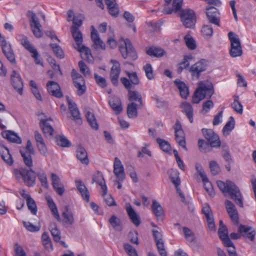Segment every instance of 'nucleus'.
Instances as JSON below:
<instances>
[{
    "label": "nucleus",
    "instance_id": "ddd939ff",
    "mask_svg": "<svg viewBox=\"0 0 256 256\" xmlns=\"http://www.w3.org/2000/svg\"><path fill=\"white\" fill-rule=\"evenodd\" d=\"M110 62L113 64L110 72V80L114 86H118V78L121 71L120 64L118 61L114 60H112Z\"/></svg>",
    "mask_w": 256,
    "mask_h": 256
},
{
    "label": "nucleus",
    "instance_id": "7ed1b4c3",
    "mask_svg": "<svg viewBox=\"0 0 256 256\" xmlns=\"http://www.w3.org/2000/svg\"><path fill=\"white\" fill-rule=\"evenodd\" d=\"M70 32L76 44V46L74 47L75 48L82 54V58L86 60L88 62H92L93 58L90 49L84 45H82L83 42L82 32L78 29V28H76L75 26H72Z\"/></svg>",
    "mask_w": 256,
    "mask_h": 256
},
{
    "label": "nucleus",
    "instance_id": "a211bd4d",
    "mask_svg": "<svg viewBox=\"0 0 256 256\" xmlns=\"http://www.w3.org/2000/svg\"><path fill=\"white\" fill-rule=\"evenodd\" d=\"M46 87L48 92L52 96L57 98H61L63 96L60 87L56 82L48 81L46 84Z\"/></svg>",
    "mask_w": 256,
    "mask_h": 256
},
{
    "label": "nucleus",
    "instance_id": "473e14b6",
    "mask_svg": "<svg viewBox=\"0 0 256 256\" xmlns=\"http://www.w3.org/2000/svg\"><path fill=\"white\" fill-rule=\"evenodd\" d=\"M142 106H139L134 102L129 104L127 106V114L129 118H134L138 116V108H140Z\"/></svg>",
    "mask_w": 256,
    "mask_h": 256
},
{
    "label": "nucleus",
    "instance_id": "2eb2a0df",
    "mask_svg": "<svg viewBox=\"0 0 256 256\" xmlns=\"http://www.w3.org/2000/svg\"><path fill=\"white\" fill-rule=\"evenodd\" d=\"M0 46H2L3 54L6 56L8 60L12 64H16L15 54L10 44L7 42L6 40H3Z\"/></svg>",
    "mask_w": 256,
    "mask_h": 256
},
{
    "label": "nucleus",
    "instance_id": "dca6fc26",
    "mask_svg": "<svg viewBox=\"0 0 256 256\" xmlns=\"http://www.w3.org/2000/svg\"><path fill=\"white\" fill-rule=\"evenodd\" d=\"M227 212L234 224H238L239 218L238 212L234 204L230 200H226L224 202Z\"/></svg>",
    "mask_w": 256,
    "mask_h": 256
},
{
    "label": "nucleus",
    "instance_id": "5701e85b",
    "mask_svg": "<svg viewBox=\"0 0 256 256\" xmlns=\"http://www.w3.org/2000/svg\"><path fill=\"white\" fill-rule=\"evenodd\" d=\"M52 184L54 190L60 196H62L64 192V188L60 182V178L55 174H51Z\"/></svg>",
    "mask_w": 256,
    "mask_h": 256
},
{
    "label": "nucleus",
    "instance_id": "423d86ee",
    "mask_svg": "<svg viewBox=\"0 0 256 256\" xmlns=\"http://www.w3.org/2000/svg\"><path fill=\"white\" fill-rule=\"evenodd\" d=\"M180 16L184 26L186 28H193L196 22V16L194 12L190 9L182 10Z\"/></svg>",
    "mask_w": 256,
    "mask_h": 256
},
{
    "label": "nucleus",
    "instance_id": "c85d7f7f",
    "mask_svg": "<svg viewBox=\"0 0 256 256\" xmlns=\"http://www.w3.org/2000/svg\"><path fill=\"white\" fill-rule=\"evenodd\" d=\"M75 182L77 189L81 194L84 200L86 202H88L90 200V194L84 183L80 180H76Z\"/></svg>",
    "mask_w": 256,
    "mask_h": 256
},
{
    "label": "nucleus",
    "instance_id": "09e8293b",
    "mask_svg": "<svg viewBox=\"0 0 256 256\" xmlns=\"http://www.w3.org/2000/svg\"><path fill=\"white\" fill-rule=\"evenodd\" d=\"M56 142L58 146L62 147H70V142L64 136H58L56 138Z\"/></svg>",
    "mask_w": 256,
    "mask_h": 256
},
{
    "label": "nucleus",
    "instance_id": "4468645a",
    "mask_svg": "<svg viewBox=\"0 0 256 256\" xmlns=\"http://www.w3.org/2000/svg\"><path fill=\"white\" fill-rule=\"evenodd\" d=\"M206 15L208 20L211 24L220 26V13L218 10L214 6H207Z\"/></svg>",
    "mask_w": 256,
    "mask_h": 256
},
{
    "label": "nucleus",
    "instance_id": "f8f14e48",
    "mask_svg": "<svg viewBox=\"0 0 256 256\" xmlns=\"http://www.w3.org/2000/svg\"><path fill=\"white\" fill-rule=\"evenodd\" d=\"M174 130L175 139L179 146H181L184 150H187L185 134L182 128L181 124L178 120H177L174 126Z\"/></svg>",
    "mask_w": 256,
    "mask_h": 256
},
{
    "label": "nucleus",
    "instance_id": "6ab92c4d",
    "mask_svg": "<svg viewBox=\"0 0 256 256\" xmlns=\"http://www.w3.org/2000/svg\"><path fill=\"white\" fill-rule=\"evenodd\" d=\"M238 232L242 236L248 239L250 241H254L256 232L252 227L240 224L238 228Z\"/></svg>",
    "mask_w": 256,
    "mask_h": 256
},
{
    "label": "nucleus",
    "instance_id": "f704fd0d",
    "mask_svg": "<svg viewBox=\"0 0 256 256\" xmlns=\"http://www.w3.org/2000/svg\"><path fill=\"white\" fill-rule=\"evenodd\" d=\"M105 3L108 6L109 13L114 16H117L119 10L118 5L116 0H105Z\"/></svg>",
    "mask_w": 256,
    "mask_h": 256
},
{
    "label": "nucleus",
    "instance_id": "39448f33",
    "mask_svg": "<svg viewBox=\"0 0 256 256\" xmlns=\"http://www.w3.org/2000/svg\"><path fill=\"white\" fill-rule=\"evenodd\" d=\"M228 37L230 42V54L233 58L240 56L242 50L240 38L238 35L230 32L228 34Z\"/></svg>",
    "mask_w": 256,
    "mask_h": 256
},
{
    "label": "nucleus",
    "instance_id": "aec40b11",
    "mask_svg": "<svg viewBox=\"0 0 256 256\" xmlns=\"http://www.w3.org/2000/svg\"><path fill=\"white\" fill-rule=\"evenodd\" d=\"M114 173L118 180L123 181L125 178L124 168L120 160L116 157L114 163Z\"/></svg>",
    "mask_w": 256,
    "mask_h": 256
},
{
    "label": "nucleus",
    "instance_id": "f257e3e1",
    "mask_svg": "<svg viewBox=\"0 0 256 256\" xmlns=\"http://www.w3.org/2000/svg\"><path fill=\"white\" fill-rule=\"evenodd\" d=\"M217 186L225 195L228 194L235 203L240 208L244 207L243 197L238 187L232 181L226 180V182L218 180Z\"/></svg>",
    "mask_w": 256,
    "mask_h": 256
},
{
    "label": "nucleus",
    "instance_id": "cd10ccee",
    "mask_svg": "<svg viewBox=\"0 0 256 256\" xmlns=\"http://www.w3.org/2000/svg\"><path fill=\"white\" fill-rule=\"evenodd\" d=\"M40 126L44 134L46 137H52L54 135V129L48 122V120H41Z\"/></svg>",
    "mask_w": 256,
    "mask_h": 256
},
{
    "label": "nucleus",
    "instance_id": "9b49d317",
    "mask_svg": "<svg viewBox=\"0 0 256 256\" xmlns=\"http://www.w3.org/2000/svg\"><path fill=\"white\" fill-rule=\"evenodd\" d=\"M152 234L159 254L160 256H167V252L164 248V240L162 239L160 230L153 229Z\"/></svg>",
    "mask_w": 256,
    "mask_h": 256
},
{
    "label": "nucleus",
    "instance_id": "4be33fe9",
    "mask_svg": "<svg viewBox=\"0 0 256 256\" xmlns=\"http://www.w3.org/2000/svg\"><path fill=\"white\" fill-rule=\"evenodd\" d=\"M12 84L17 92L22 94V93L23 82L20 76V74L16 71L14 70L11 76Z\"/></svg>",
    "mask_w": 256,
    "mask_h": 256
},
{
    "label": "nucleus",
    "instance_id": "bf43d9fd",
    "mask_svg": "<svg viewBox=\"0 0 256 256\" xmlns=\"http://www.w3.org/2000/svg\"><path fill=\"white\" fill-rule=\"evenodd\" d=\"M182 230L188 242H192L194 240V236L193 232L187 227H184Z\"/></svg>",
    "mask_w": 256,
    "mask_h": 256
},
{
    "label": "nucleus",
    "instance_id": "864d4df0",
    "mask_svg": "<svg viewBox=\"0 0 256 256\" xmlns=\"http://www.w3.org/2000/svg\"><path fill=\"white\" fill-rule=\"evenodd\" d=\"M184 40L186 46L189 49L193 50L196 48V42L190 35H186L184 37Z\"/></svg>",
    "mask_w": 256,
    "mask_h": 256
},
{
    "label": "nucleus",
    "instance_id": "2f4dec72",
    "mask_svg": "<svg viewBox=\"0 0 256 256\" xmlns=\"http://www.w3.org/2000/svg\"><path fill=\"white\" fill-rule=\"evenodd\" d=\"M109 104L116 114H120L122 110L120 98L118 97H112L109 100Z\"/></svg>",
    "mask_w": 256,
    "mask_h": 256
},
{
    "label": "nucleus",
    "instance_id": "79ce46f5",
    "mask_svg": "<svg viewBox=\"0 0 256 256\" xmlns=\"http://www.w3.org/2000/svg\"><path fill=\"white\" fill-rule=\"evenodd\" d=\"M152 210L157 218L161 216L164 214L163 209L160 204L155 200H152Z\"/></svg>",
    "mask_w": 256,
    "mask_h": 256
},
{
    "label": "nucleus",
    "instance_id": "7c9ffc66",
    "mask_svg": "<svg viewBox=\"0 0 256 256\" xmlns=\"http://www.w3.org/2000/svg\"><path fill=\"white\" fill-rule=\"evenodd\" d=\"M174 84L178 89L180 96L184 98H186L189 94L188 88L186 84L178 79L174 81Z\"/></svg>",
    "mask_w": 256,
    "mask_h": 256
},
{
    "label": "nucleus",
    "instance_id": "de8ad7c7",
    "mask_svg": "<svg viewBox=\"0 0 256 256\" xmlns=\"http://www.w3.org/2000/svg\"><path fill=\"white\" fill-rule=\"evenodd\" d=\"M234 126V120L232 116L230 118V120L226 123L222 129V132L224 134H229Z\"/></svg>",
    "mask_w": 256,
    "mask_h": 256
},
{
    "label": "nucleus",
    "instance_id": "ea45409f",
    "mask_svg": "<svg viewBox=\"0 0 256 256\" xmlns=\"http://www.w3.org/2000/svg\"><path fill=\"white\" fill-rule=\"evenodd\" d=\"M181 108L183 109L182 111L185 113L190 123L193 122V109L191 104L186 102H182Z\"/></svg>",
    "mask_w": 256,
    "mask_h": 256
},
{
    "label": "nucleus",
    "instance_id": "f3484780",
    "mask_svg": "<svg viewBox=\"0 0 256 256\" xmlns=\"http://www.w3.org/2000/svg\"><path fill=\"white\" fill-rule=\"evenodd\" d=\"M218 234L226 246H230L232 245V242L230 240L228 236V228L222 220L220 221V228L218 230Z\"/></svg>",
    "mask_w": 256,
    "mask_h": 256
},
{
    "label": "nucleus",
    "instance_id": "8fccbe9b",
    "mask_svg": "<svg viewBox=\"0 0 256 256\" xmlns=\"http://www.w3.org/2000/svg\"><path fill=\"white\" fill-rule=\"evenodd\" d=\"M156 142L158 144L160 148L164 152H168L171 150V146L170 143L164 140L158 138Z\"/></svg>",
    "mask_w": 256,
    "mask_h": 256
},
{
    "label": "nucleus",
    "instance_id": "e433bc0d",
    "mask_svg": "<svg viewBox=\"0 0 256 256\" xmlns=\"http://www.w3.org/2000/svg\"><path fill=\"white\" fill-rule=\"evenodd\" d=\"M46 200L48 206L50 208L52 214L58 222H60L61 219L58 214L56 204L54 202L52 198L50 196H47L46 197Z\"/></svg>",
    "mask_w": 256,
    "mask_h": 256
},
{
    "label": "nucleus",
    "instance_id": "13d9d810",
    "mask_svg": "<svg viewBox=\"0 0 256 256\" xmlns=\"http://www.w3.org/2000/svg\"><path fill=\"white\" fill-rule=\"evenodd\" d=\"M84 20V16L82 14H79L74 16L72 19V26H75L76 28H79L82 25V22Z\"/></svg>",
    "mask_w": 256,
    "mask_h": 256
},
{
    "label": "nucleus",
    "instance_id": "e2e57ef3",
    "mask_svg": "<svg viewBox=\"0 0 256 256\" xmlns=\"http://www.w3.org/2000/svg\"><path fill=\"white\" fill-rule=\"evenodd\" d=\"M78 66L80 72H82L84 76H89L90 74V71L89 68L83 61H80L78 62Z\"/></svg>",
    "mask_w": 256,
    "mask_h": 256
},
{
    "label": "nucleus",
    "instance_id": "603ef678",
    "mask_svg": "<svg viewBox=\"0 0 256 256\" xmlns=\"http://www.w3.org/2000/svg\"><path fill=\"white\" fill-rule=\"evenodd\" d=\"M50 46L58 58H64V54L59 45L56 44H50Z\"/></svg>",
    "mask_w": 256,
    "mask_h": 256
},
{
    "label": "nucleus",
    "instance_id": "0e129e2a",
    "mask_svg": "<svg viewBox=\"0 0 256 256\" xmlns=\"http://www.w3.org/2000/svg\"><path fill=\"white\" fill-rule=\"evenodd\" d=\"M92 180V183L95 182L98 185H102L105 182L103 174L100 172H98L96 174L93 176Z\"/></svg>",
    "mask_w": 256,
    "mask_h": 256
},
{
    "label": "nucleus",
    "instance_id": "b1692460",
    "mask_svg": "<svg viewBox=\"0 0 256 256\" xmlns=\"http://www.w3.org/2000/svg\"><path fill=\"white\" fill-rule=\"evenodd\" d=\"M0 155L6 165L12 166L13 164L14 160L8 148L3 145L0 146Z\"/></svg>",
    "mask_w": 256,
    "mask_h": 256
},
{
    "label": "nucleus",
    "instance_id": "393cba45",
    "mask_svg": "<svg viewBox=\"0 0 256 256\" xmlns=\"http://www.w3.org/2000/svg\"><path fill=\"white\" fill-rule=\"evenodd\" d=\"M34 138L40 152L41 154L46 156L48 150L42 134L36 131L34 132Z\"/></svg>",
    "mask_w": 256,
    "mask_h": 256
},
{
    "label": "nucleus",
    "instance_id": "680f3d73",
    "mask_svg": "<svg viewBox=\"0 0 256 256\" xmlns=\"http://www.w3.org/2000/svg\"><path fill=\"white\" fill-rule=\"evenodd\" d=\"M204 183V187L206 191L208 193V194L210 196H213L214 195V192L213 190V188L212 186V184L209 182L208 178L206 180H202Z\"/></svg>",
    "mask_w": 256,
    "mask_h": 256
},
{
    "label": "nucleus",
    "instance_id": "338daca9",
    "mask_svg": "<svg viewBox=\"0 0 256 256\" xmlns=\"http://www.w3.org/2000/svg\"><path fill=\"white\" fill-rule=\"evenodd\" d=\"M26 204L28 209L30 211L31 213L36 215L37 212V206L34 199L32 198L26 202Z\"/></svg>",
    "mask_w": 256,
    "mask_h": 256
},
{
    "label": "nucleus",
    "instance_id": "3c124183",
    "mask_svg": "<svg viewBox=\"0 0 256 256\" xmlns=\"http://www.w3.org/2000/svg\"><path fill=\"white\" fill-rule=\"evenodd\" d=\"M239 97L238 96H234V102L232 104V106L236 112L242 114V113L243 109L241 103L238 101Z\"/></svg>",
    "mask_w": 256,
    "mask_h": 256
},
{
    "label": "nucleus",
    "instance_id": "69168bd1",
    "mask_svg": "<svg viewBox=\"0 0 256 256\" xmlns=\"http://www.w3.org/2000/svg\"><path fill=\"white\" fill-rule=\"evenodd\" d=\"M202 35L204 36L210 37L213 34V29L210 25H204L201 30Z\"/></svg>",
    "mask_w": 256,
    "mask_h": 256
},
{
    "label": "nucleus",
    "instance_id": "c756f323",
    "mask_svg": "<svg viewBox=\"0 0 256 256\" xmlns=\"http://www.w3.org/2000/svg\"><path fill=\"white\" fill-rule=\"evenodd\" d=\"M126 210L134 224L136 226H138L140 223V218L129 203L126 204Z\"/></svg>",
    "mask_w": 256,
    "mask_h": 256
},
{
    "label": "nucleus",
    "instance_id": "bb28decb",
    "mask_svg": "<svg viewBox=\"0 0 256 256\" xmlns=\"http://www.w3.org/2000/svg\"><path fill=\"white\" fill-rule=\"evenodd\" d=\"M76 156L77 158L84 164L88 165L89 163L88 153L86 150L82 146H78L76 150Z\"/></svg>",
    "mask_w": 256,
    "mask_h": 256
},
{
    "label": "nucleus",
    "instance_id": "9d476101",
    "mask_svg": "<svg viewBox=\"0 0 256 256\" xmlns=\"http://www.w3.org/2000/svg\"><path fill=\"white\" fill-rule=\"evenodd\" d=\"M202 132L209 145L212 148H219L220 141L218 136L210 129L203 128Z\"/></svg>",
    "mask_w": 256,
    "mask_h": 256
},
{
    "label": "nucleus",
    "instance_id": "412c9836",
    "mask_svg": "<svg viewBox=\"0 0 256 256\" xmlns=\"http://www.w3.org/2000/svg\"><path fill=\"white\" fill-rule=\"evenodd\" d=\"M183 0H172V8L164 6L162 10V12L165 14H170L173 12L177 13L182 12Z\"/></svg>",
    "mask_w": 256,
    "mask_h": 256
},
{
    "label": "nucleus",
    "instance_id": "f03ea898",
    "mask_svg": "<svg viewBox=\"0 0 256 256\" xmlns=\"http://www.w3.org/2000/svg\"><path fill=\"white\" fill-rule=\"evenodd\" d=\"M214 94L212 83L208 80L200 81L194 94L192 102L198 104L204 98H210Z\"/></svg>",
    "mask_w": 256,
    "mask_h": 256
},
{
    "label": "nucleus",
    "instance_id": "c03bdc74",
    "mask_svg": "<svg viewBox=\"0 0 256 256\" xmlns=\"http://www.w3.org/2000/svg\"><path fill=\"white\" fill-rule=\"evenodd\" d=\"M86 116L88 122L94 130H97L98 128V125L96 122L94 114L88 111L86 114Z\"/></svg>",
    "mask_w": 256,
    "mask_h": 256
},
{
    "label": "nucleus",
    "instance_id": "0eeeda50",
    "mask_svg": "<svg viewBox=\"0 0 256 256\" xmlns=\"http://www.w3.org/2000/svg\"><path fill=\"white\" fill-rule=\"evenodd\" d=\"M27 16L29 19L30 26L33 34L36 38H41L42 36L41 29L42 26L36 14L32 10H28Z\"/></svg>",
    "mask_w": 256,
    "mask_h": 256
},
{
    "label": "nucleus",
    "instance_id": "a19ab883",
    "mask_svg": "<svg viewBox=\"0 0 256 256\" xmlns=\"http://www.w3.org/2000/svg\"><path fill=\"white\" fill-rule=\"evenodd\" d=\"M109 222L112 226L116 231H121L122 230V226L121 220L115 215H112L109 220Z\"/></svg>",
    "mask_w": 256,
    "mask_h": 256
},
{
    "label": "nucleus",
    "instance_id": "774afa93",
    "mask_svg": "<svg viewBox=\"0 0 256 256\" xmlns=\"http://www.w3.org/2000/svg\"><path fill=\"white\" fill-rule=\"evenodd\" d=\"M21 44L22 46L28 50L30 52L36 48L30 44L27 37L24 36L21 40Z\"/></svg>",
    "mask_w": 256,
    "mask_h": 256
},
{
    "label": "nucleus",
    "instance_id": "a18cd8bd",
    "mask_svg": "<svg viewBox=\"0 0 256 256\" xmlns=\"http://www.w3.org/2000/svg\"><path fill=\"white\" fill-rule=\"evenodd\" d=\"M170 178L172 182L174 184L176 189L177 192L179 194L180 192H182L179 185L180 184V179L178 178V173L177 171H172V173L170 174Z\"/></svg>",
    "mask_w": 256,
    "mask_h": 256
},
{
    "label": "nucleus",
    "instance_id": "a878e982",
    "mask_svg": "<svg viewBox=\"0 0 256 256\" xmlns=\"http://www.w3.org/2000/svg\"><path fill=\"white\" fill-rule=\"evenodd\" d=\"M146 53L152 57L161 58L166 55V52L161 48L150 46L146 48Z\"/></svg>",
    "mask_w": 256,
    "mask_h": 256
},
{
    "label": "nucleus",
    "instance_id": "37998d69",
    "mask_svg": "<svg viewBox=\"0 0 256 256\" xmlns=\"http://www.w3.org/2000/svg\"><path fill=\"white\" fill-rule=\"evenodd\" d=\"M42 242L46 250H52V242L48 232H45L42 234Z\"/></svg>",
    "mask_w": 256,
    "mask_h": 256
},
{
    "label": "nucleus",
    "instance_id": "20e7f679",
    "mask_svg": "<svg viewBox=\"0 0 256 256\" xmlns=\"http://www.w3.org/2000/svg\"><path fill=\"white\" fill-rule=\"evenodd\" d=\"M14 174L18 180L22 178L24 184L28 186H32L35 184L36 174L31 169L30 170L24 168L14 169Z\"/></svg>",
    "mask_w": 256,
    "mask_h": 256
},
{
    "label": "nucleus",
    "instance_id": "58836bf2",
    "mask_svg": "<svg viewBox=\"0 0 256 256\" xmlns=\"http://www.w3.org/2000/svg\"><path fill=\"white\" fill-rule=\"evenodd\" d=\"M128 96L130 101H137L139 106H143L142 96L138 92L130 90Z\"/></svg>",
    "mask_w": 256,
    "mask_h": 256
},
{
    "label": "nucleus",
    "instance_id": "4d7b16f0",
    "mask_svg": "<svg viewBox=\"0 0 256 256\" xmlns=\"http://www.w3.org/2000/svg\"><path fill=\"white\" fill-rule=\"evenodd\" d=\"M20 153L23 158L25 164L28 167L30 168L32 166V158L30 154H27L22 150H20Z\"/></svg>",
    "mask_w": 256,
    "mask_h": 256
},
{
    "label": "nucleus",
    "instance_id": "1a4fd4ad",
    "mask_svg": "<svg viewBox=\"0 0 256 256\" xmlns=\"http://www.w3.org/2000/svg\"><path fill=\"white\" fill-rule=\"evenodd\" d=\"M207 66L206 61L205 60H202L192 65L189 69L192 78L198 80L202 72L206 70Z\"/></svg>",
    "mask_w": 256,
    "mask_h": 256
},
{
    "label": "nucleus",
    "instance_id": "c9c22d12",
    "mask_svg": "<svg viewBox=\"0 0 256 256\" xmlns=\"http://www.w3.org/2000/svg\"><path fill=\"white\" fill-rule=\"evenodd\" d=\"M62 217L63 218V222L65 225L71 226L74 222L75 220L73 213L66 209L62 213Z\"/></svg>",
    "mask_w": 256,
    "mask_h": 256
},
{
    "label": "nucleus",
    "instance_id": "6e6552de",
    "mask_svg": "<svg viewBox=\"0 0 256 256\" xmlns=\"http://www.w3.org/2000/svg\"><path fill=\"white\" fill-rule=\"evenodd\" d=\"M119 50L122 56L124 59L128 58H130L132 60L137 58L136 52L128 39L124 40V45H120L119 46Z\"/></svg>",
    "mask_w": 256,
    "mask_h": 256
},
{
    "label": "nucleus",
    "instance_id": "72a5a7b5",
    "mask_svg": "<svg viewBox=\"0 0 256 256\" xmlns=\"http://www.w3.org/2000/svg\"><path fill=\"white\" fill-rule=\"evenodd\" d=\"M2 136L8 141L16 144L22 142L21 138L16 134L11 131H4L2 132Z\"/></svg>",
    "mask_w": 256,
    "mask_h": 256
},
{
    "label": "nucleus",
    "instance_id": "6e6d98bb",
    "mask_svg": "<svg viewBox=\"0 0 256 256\" xmlns=\"http://www.w3.org/2000/svg\"><path fill=\"white\" fill-rule=\"evenodd\" d=\"M143 70L145 72L146 78L148 80H152L154 78L153 70L150 64H147L144 65L143 67Z\"/></svg>",
    "mask_w": 256,
    "mask_h": 256
},
{
    "label": "nucleus",
    "instance_id": "49530a36",
    "mask_svg": "<svg viewBox=\"0 0 256 256\" xmlns=\"http://www.w3.org/2000/svg\"><path fill=\"white\" fill-rule=\"evenodd\" d=\"M72 78L74 85L84 84L85 80L82 76L79 74L76 70H72Z\"/></svg>",
    "mask_w": 256,
    "mask_h": 256
},
{
    "label": "nucleus",
    "instance_id": "052dcab7",
    "mask_svg": "<svg viewBox=\"0 0 256 256\" xmlns=\"http://www.w3.org/2000/svg\"><path fill=\"white\" fill-rule=\"evenodd\" d=\"M210 168L214 176L218 174L220 172V166L214 160H212L210 162Z\"/></svg>",
    "mask_w": 256,
    "mask_h": 256
},
{
    "label": "nucleus",
    "instance_id": "5fc2aeb1",
    "mask_svg": "<svg viewBox=\"0 0 256 256\" xmlns=\"http://www.w3.org/2000/svg\"><path fill=\"white\" fill-rule=\"evenodd\" d=\"M124 248L129 256H138L136 248L128 243L124 244Z\"/></svg>",
    "mask_w": 256,
    "mask_h": 256
},
{
    "label": "nucleus",
    "instance_id": "4c0bfd02",
    "mask_svg": "<svg viewBox=\"0 0 256 256\" xmlns=\"http://www.w3.org/2000/svg\"><path fill=\"white\" fill-rule=\"evenodd\" d=\"M49 230L54 242H60L61 238V232L58 230L56 224L54 222L51 223L49 226Z\"/></svg>",
    "mask_w": 256,
    "mask_h": 256
}]
</instances>
